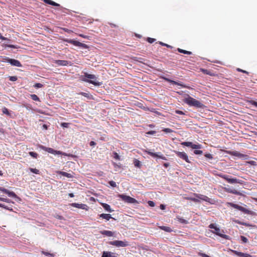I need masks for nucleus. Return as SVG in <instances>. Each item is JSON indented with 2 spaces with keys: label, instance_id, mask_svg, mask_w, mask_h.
Returning <instances> with one entry per match:
<instances>
[{
  "label": "nucleus",
  "instance_id": "nucleus-1",
  "mask_svg": "<svg viewBox=\"0 0 257 257\" xmlns=\"http://www.w3.org/2000/svg\"><path fill=\"white\" fill-rule=\"evenodd\" d=\"M81 79L83 81L92 84L95 86H100L101 83L96 81V77L94 74H90L86 72L83 76H81Z\"/></svg>",
  "mask_w": 257,
  "mask_h": 257
},
{
  "label": "nucleus",
  "instance_id": "nucleus-2",
  "mask_svg": "<svg viewBox=\"0 0 257 257\" xmlns=\"http://www.w3.org/2000/svg\"><path fill=\"white\" fill-rule=\"evenodd\" d=\"M184 102L190 106H194L197 108H203L204 105L199 101L187 95V97L184 98Z\"/></svg>",
  "mask_w": 257,
  "mask_h": 257
},
{
  "label": "nucleus",
  "instance_id": "nucleus-3",
  "mask_svg": "<svg viewBox=\"0 0 257 257\" xmlns=\"http://www.w3.org/2000/svg\"><path fill=\"white\" fill-rule=\"evenodd\" d=\"M209 227L214 230L212 231L213 233L224 238L226 239H229V236L226 234H222L221 232H224L223 230H221L219 227H217L214 224H210L209 225Z\"/></svg>",
  "mask_w": 257,
  "mask_h": 257
},
{
  "label": "nucleus",
  "instance_id": "nucleus-4",
  "mask_svg": "<svg viewBox=\"0 0 257 257\" xmlns=\"http://www.w3.org/2000/svg\"><path fill=\"white\" fill-rule=\"evenodd\" d=\"M118 197L125 202L133 204L138 203V201L136 199L129 196H127L124 194H119L118 195Z\"/></svg>",
  "mask_w": 257,
  "mask_h": 257
},
{
  "label": "nucleus",
  "instance_id": "nucleus-5",
  "mask_svg": "<svg viewBox=\"0 0 257 257\" xmlns=\"http://www.w3.org/2000/svg\"><path fill=\"white\" fill-rule=\"evenodd\" d=\"M64 41H65L67 43H69L70 44H73L74 46L80 47L83 48L87 49L88 48V46L86 44L82 43L80 42L75 41L74 40L65 39V40H64Z\"/></svg>",
  "mask_w": 257,
  "mask_h": 257
},
{
  "label": "nucleus",
  "instance_id": "nucleus-6",
  "mask_svg": "<svg viewBox=\"0 0 257 257\" xmlns=\"http://www.w3.org/2000/svg\"><path fill=\"white\" fill-rule=\"evenodd\" d=\"M109 244L115 246L116 247H125L128 246V244L127 241L121 240H114L109 242Z\"/></svg>",
  "mask_w": 257,
  "mask_h": 257
},
{
  "label": "nucleus",
  "instance_id": "nucleus-7",
  "mask_svg": "<svg viewBox=\"0 0 257 257\" xmlns=\"http://www.w3.org/2000/svg\"><path fill=\"white\" fill-rule=\"evenodd\" d=\"M174 152L178 157L185 160L187 163H190L188 155L185 152H181L177 151H175Z\"/></svg>",
  "mask_w": 257,
  "mask_h": 257
},
{
  "label": "nucleus",
  "instance_id": "nucleus-8",
  "mask_svg": "<svg viewBox=\"0 0 257 257\" xmlns=\"http://www.w3.org/2000/svg\"><path fill=\"white\" fill-rule=\"evenodd\" d=\"M5 60L7 61L8 63H10L12 66L22 67V64L21 62L16 59H11L8 57H6Z\"/></svg>",
  "mask_w": 257,
  "mask_h": 257
},
{
  "label": "nucleus",
  "instance_id": "nucleus-9",
  "mask_svg": "<svg viewBox=\"0 0 257 257\" xmlns=\"http://www.w3.org/2000/svg\"><path fill=\"white\" fill-rule=\"evenodd\" d=\"M221 177L223 178L224 180H225L226 181H227L228 183L231 184H234V183H239L240 182L238 179L236 178H230L228 177V176L223 175H221Z\"/></svg>",
  "mask_w": 257,
  "mask_h": 257
},
{
  "label": "nucleus",
  "instance_id": "nucleus-10",
  "mask_svg": "<svg viewBox=\"0 0 257 257\" xmlns=\"http://www.w3.org/2000/svg\"><path fill=\"white\" fill-rule=\"evenodd\" d=\"M0 191H2V192H4V193L8 194V195L9 197H13V198H17L18 197L17 195L15 193H14V192H12V191H10L4 187H0Z\"/></svg>",
  "mask_w": 257,
  "mask_h": 257
},
{
  "label": "nucleus",
  "instance_id": "nucleus-11",
  "mask_svg": "<svg viewBox=\"0 0 257 257\" xmlns=\"http://www.w3.org/2000/svg\"><path fill=\"white\" fill-rule=\"evenodd\" d=\"M71 206L75 208L82 209L85 210H88V207L85 204H79L77 203H73L71 204Z\"/></svg>",
  "mask_w": 257,
  "mask_h": 257
},
{
  "label": "nucleus",
  "instance_id": "nucleus-12",
  "mask_svg": "<svg viewBox=\"0 0 257 257\" xmlns=\"http://www.w3.org/2000/svg\"><path fill=\"white\" fill-rule=\"evenodd\" d=\"M231 251L235 255L239 257H255V256L251 255L248 253H245L241 252H239L236 250H231Z\"/></svg>",
  "mask_w": 257,
  "mask_h": 257
},
{
  "label": "nucleus",
  "instance_id": "nucleus-13",
  "mask_svg": "<svg viewBox=\"0 0 257 257\" xmlns=\"http://www.w3.org/2000/svg\"><path fill=\"white\" fill-rule=\"evenodd\" d=\"M54 63L59 66H67L70 65L71 62L66 60H56L54 61Z\"/></svg>",
  "mask_w": 257,
  "mask_h": 257
},
{
  "label": "nucleus",
  "instance_id": "nucleus-14",
  "mask_svg": "<svg viewBox=\"0 0 257 257\" xmlns=\"http://www.w3.org/2000/svg\"><path fill=\"white\" fill-rule=\"evenodd\" d=\"M195 196L199 199H201L207 202H210L211 199L205 195L199 194H195Z\"/></svg>",
  "mask_w": 257,
  "mask_h": 257
},
{
  "label": "nucleus",
  "instance_id": "nucleus-15",
  "mask_svg": "<svg viewBox=\"0 0 257 257\" xmlns=\"http://www.w3.org/2000/svg\"><path fill=\"white\" fill-rule=\"evenodd\" d=\"M40 148L42 150H43L45 151H46L49 153L52 154H54V152H55V150H54L53 149L51 148H48V147H45L42 145L40 146Z\"/></svg>",
  "mask_w": 257,
  "mask_h": 257
},
{
  "label": "nucleus",
  "instance_id": "nucleus-16",
  "mask_svg": "<svg viewBox=\"0 0 257 257\" xmlns=\"http://www.w3.org/2000/svg\"><path fill=\"white\" fill-rule=\"evenodd\" d=\"M98 216L99 217L105 219L107 221L109 220L110 218H112V217L110 214L102 213L99 214Z\"/></svg>",
  "mask_w": 257,
  "mask_h": 257
},
{
  "label": "nucleus",
  "instance_id": "nucleus-17",
  "mask_svg": "<svg viewBox=\"0 0 257 257\" xmlns=\"http://www.w3.org/2000/svg\"><path fill=\"white\" fill-rule=\"evenodd\" d=\"M146 152L148 154L150 155V156H151L153 157H158V158H161L164 160L165 159V157L159 156L156 153H153L150 151H147Z\"/></svg>",
  "mask_w": 257,
  "mask_h": 257
},
{
  "label": "nucleus",
  "instance_id": "nucleus-18",
  "mask_svg": "<svg viewBox=\"0 0 257 257\" xmlns=\"http://www.w3.org/2000/svg\"><path fill=\"white\" fill-rule=\"evenodd\" d=\"M102 206L103 207V208L107 211L109 212H112L113 211V210H112L110 205L106 204V203H101Z\"/></svg>",
  "mask_w": 257,
  "mask_h": 257
},
{
  "label": "nucleus",
  "instance_id": "nucleus-19",
  "mask_svg": "<svg viewBox=\"0 0 257 257\" xmlns=\"http://www.w3.org/2000/svg\"><path fill=\"white\" fill-rule=\"evenodd\" d=\"M100 233L101 234L107 236H112L113 235V233L109 230H103L101 231Z\"/></svg>",
  "mask_w": 257,
  "mask_h": 257
},
{
  "label": "nucleus",
  "instance_id": "nucleus-20",
  "mask_svg": "<svg viewBox=\"0 0 257 257\" xmlns=\"http://www.w3.org/2000/svg\"><path fill=\"white\" fill-rule=\"evenodd\" d=\"M200 71L205 74H207V75H208L210 76H214L215 75V74L213 73H212L211 71L208 70L207 69L201 68Z\"/></svg>",
  "mask_w": 257,
  "mask_h": 257
},
{
  "label": "nucleus",
  "instance_id": "nucleus-21",
  "mask_svg": "<svg viewBox=\"0 0 257 257\" xmlns=\"http://www.w3.org/2000/svg\"><path fill=\"white\" fill-rule=\"evenodd\" d=\"M43 1L48 5H50L53 6H57V7H60V5L59 4H57L51 0H43Z\"/></svg>",
  "mask_w": 257,
  "mask_h": 257
},
{
  "label": "nucleus",
  "instance_id": "nucleus-22",
  "mask_svg": "<svg viewBox=\"0 0 257 257\" xmlns=\"http://www.w3.org/2000/svg\"><path fill=\"white\" fill-rule=\"evenodd\" d=\"M225 190L226 191H227L228 193H231L234 194L238 195L239 194V192L235 189H231L230 188H225Z\"/></svg>",
  "mask_w": 257,
  "mask_h": 257
},
{
  "label": "nucleus",
  "instance_id": "nucleus-23",
  "mask_svg": "<svg viewBox=\"0 0 257 257\" xmlns=\"http://www.w3.org/2000/svg\"><path fill=\"white\" fill-rule=\"evenodd\" d=\"M58 173L59 174H60L63 176L66 177L67 178H72L73 176L71 174L65 172L59 171Z\"/></svg>",
  "mask_w": 257,
  "mask_h": 257
},
{
  "label": "nucleus",
  "instance_id": "nucleus-24",
  "mask_svg": "<svg viewBox=\"0 0 257 257\" xmlns=\"http://www.w3.org/2000/svg\"><path fill=\"white\" fill-rule=\"evenodd\" d=\"M159 227L161 229L164 230L168 232H170L172 231L171 228L168 226H160Z\"/></svg>",
  "mask_w": 257,
  "mask_h": 257
},
{
  "label": "nucleus",
  "instance_id": "nucleus-25",
  "mask_svg": "<svg viewBox=\"0 0 257 257\" xmlns=\"http://www.w3.org/2000/svg\"><path fill=\"white\" fill-rule=\"evenodd\" d=\"M178 51L180 53H183L185 54H188V55H191L192 54V52L190 51H188L185 50L181 49L180 48H178Z\"/></svg>",
  "mask_w": 257,
  "mask_h": 257
},
{
  "label": "nucleus",
  "instance_id": "nucleus-26",
  "mask_svg": "<svg viewBox=\"0 0 257 257\" xmlns=\"http://www.w3.org/2000/svg\"><path fill=\"white\" fill-rule=\"evenodd\" d=\"M192 144L191 142H184L182 143L181 144L183 146L192 148Z\"/></svg>",
  "mask_w": 257,
  "mask_h": 257
},
{
  "label": "nucleus",
  "instance_id": "nucleus-27",
  "mask_svg": "<svg viewBox=\"0 0 257 257\" xmlns=\"http://www.w3.org/2000/svg\"><path fill=\"white\" fill-rule=\"evenodd\" d=\"M113 158L116 160H120V158L119 155L116 152H113Z\"/></svg>",
  "mask_w": 257,
  "mask_h": 257
},
{
  "label": "nucleus",
  "instance_id": "nucleus-28",
  "mask_svg": "<svg viewBox=\"0 0 257 257\" xmlns=\"http://www.w3.org/2000/svg\"><path fill=\"white\" fill-rule=\"evenodd\" d=\"M31 98L35 101H40V98L38 97V96L36 94H31Z\"/></svg>",
  "mask_w": 257,
  "mask_h": 257
},
{
  "label": "nucleus",
  "instance_id": "nucleus-29",
  "mask_svg": "<svg viewBox=\"0 0 257 257\" xmlns=\"http://www.w3.org/2000/svg\"><path fill=\"white\" fill-rule=\"evenodd\" d=\"M239 210L247 214L249 213V211L248 210L241 206L239 207Z\"/></svg>",
  "mask_w": 257,
  "mask_h": 257
},
{
  "label": "nucleus",
  "instance_id": "nucleus-30",
  "mask_svg": "<svg viewBox=\"0 0 257 257\" xmlns=\"http://www.w3.org/2000/svg\"><path fill=\"white\" fill-rule=\"evenodd\" d=\"M30 170L31 172L35 173L36 174H40V171L36 168H30Z\"/></svg>",
  "mask_w": 257,
  "mask_h": 257
},
{
  "label": "nucleus",
  "instance_id": "nucleus-31",
  "mask_svg": "<svg viewBox=\"0 0 257 257\" xmlns=\"http://www.w3.org/2000/svg\"><path fill=\"white\" fill-rule=\"evenodd\" d=\"M2 111L3 112V113H5L8 115H10V112H9V110H8V109L5 107H3V109H2Z\"/></svg>",
  "mask_w": 257,
  "mask_h": 257
},
{
  "label": "nucleus",
  "instance_id": "nucleus-32",
  "mask_svg": "<svg viewBox=\"0 0 257 257\" xmlns=\"http://www.w3.org/2000/svg\"><path fill=\"white\" fill-rule=\"evenodd\" d=\"M110 252L103 251L101 257H110Z\"/></svg>",
  "mask_w": 257,
  "mask_h": 257
},
{
  "label": "nucleus",
  "instance_id": "nucleus-33",
  "mask_svg": "<svg viewBox=\"0 0 257 257\" xmlns=\"http://www.w3.org/2000/svg\"><path fill=\"white\" fill-rule=\"evenodd\" d=\"M29 155L34 158H37L38 155L37 153L34 152H30Z\"/></svg>",
  "mask_w": 257,
  "mask_h": 257
},
{
  "label": "nucleus",
  "instance_id": "nucleus-34",
  "mask_svg": "<svg viewBox=\"0 0 257 257\" xmlns=\"http://www.w3.org/2000/svg\"><path fill=\"white\" fill-rule=\"evenodd\" d=\"M162 131L166 133H171L174 132L173 130L169 128H165Z\"/></svg>",
  "mask_w": 257,
  "mask_h": 257
},
{
  "label": "nucleus",
  "instance_id": "nucleus-35",
  "mask_svg": "<svg viewBox=\"0 0 257 257\" xmlns=\"http://www.w3.org/2000/svg\"><path fill=\"white\" fill-rule=\"evenodd\" d=\"M201 146L200 145H196L192 144V148L193 149H201Z\"/></svg>",
  "mask_w": 257,
  "mask_h": 257
},
{
  "label": "nucleus",
  "instance_id": "nucleus-36",
  "mask_svg": "<svg viewBox=\"0 0 257 257\" xmlns=\"http://www.w3.org/2000/svg\"><path fill=\"white\" fill-rule=\"evenodd\" d=\"M54 154L62 155H63V156H67L66 153H63V152H61L60 151H56V150H55V152H54Z\"/></svg>",
  "mask_w": 257,
  "mask_h": 257
},
{
  "label": "nucleus",
  "instance_id": "nucleus-37",
  "mask_svg": "<svg viewBox=\"0 0 257 257\" xmlns=\"http://www.w3.org/2000/svg\"><path fill=\"white\" fill-rule=\"evenodd\" d=\"M134 165L136 167H137L139 168H140L141 166L140 162L138 160H135V161L134 162Z\"/></svg>",
  "mask_w": 257,
  "mask_h": 257
},
{
  "label": "nucleus",
  "instance_id": "nucleus-38",
  "mask_svg": "<svg viewBox=\"0 0 257 257\" xmlns=\"http://www.w3.org/2000/svg\"><path fill=\"white\" fill-rule=\"evenodd\" d=\"M34 86V87H35L36 88H42L43 86V85L40 83H37L35 84Z\"/></svg>",
  "mask_w": 257,
  "mask_h": 257
},
{
  "label": "nucleus",
  "instance_id": "nucleus-39",
  "mask_svg": "<svg viewBox=\"0 0 257 257\" xmlns=\"http://www.w3.org/2000/svg\"><path fill=\"white\" fill-rule=\"evenodd\" d=\"M240 238H241V241L244 243H246L248 241L247 238L244 236L241 235L240 236Z\"/></svg>",
  "mask_w": 257,
  "mask_h": 257
},
{
  "label": "nucleus",
  "instance_id": "nucleus-40",
  "mask_svg": "<svg viewBox=\"0 0 257 257\" xmlns=\"http://www.w3.org/2000/svg\"><path fill=\"white\" fill-rule=\"evenodd\" d=\"M0 201H4L7 203H10L11 200L7 198L0 197Z\"/></svg>",
  "mask_w": 257,
  "mask_h": 257
},
{
  "label": "nucleus",
  "instance_id": "nucleus-41",
  "mask_svg": "<svg viewBox=\"0 0 257 257\" xmlns=\"http://www.w3.org/2000/svg\"><path fill=\"white\" fill-rule=\"evenodd\" d=\"M18 79L17 77L16 76H9V80L12 81H16Z\"/></svg>",
  "mask_w": 257,
  "mask_h": 257
},
{
  "label": "nucleus",
  "instance_id": "nucleus-42",
  "mask_svg": "<svg viewBox=\"0 0 257 257\" xmlns=\"http://www.w3.org/2000/svg\"><path fill=\"white\" fill-rule=\"evenodd\" d=\"M248 102L249 104L257 107V102H256L254 100H251L248 101Z\"/></svg>",
  "mask_w": 257,
  "mask_h": 257
},
{
  "label": "nucleus",
  "instance_id": "nucleus-43",
  "mask_svg": "<svg viewBox=\"0 0 257 257\" xmlns=\"http://www.w3.org/2000/svg\"><path fill=\"white\" fill-rule=\"evenodd\" d=\"M156 41V39H154V38H150V37H148L147 38V41L152 44L153 43V42H154L155 41Z\"/></svg>",
  "mask_w": 257,
  "mask_h": 257
},
{
  "label": "nucleus",
  "instance_id": "nucleus-44",
  "mask_svg": "<svg viewBox=\"0 0 257 257\" xmlns=\"http://www.w3.org/2000/svg\"><path fill=\"white\" fill-rule=\"evenodd\" d=\"M230 205L233 207L234 208H235V209H237L238 210H239V207L240 206L237 205V204H233V203H230Z\"/></svg>",
  "mask_w": 257,
  "mask_h": 257
},
{
  "label": "nucleus",
  "instance_id": "nucleus-45",
  "mask_svg": "<svg viewBox=\"0 0 257 257\" xmlns=\"http://www.w3.org/2000/svg\"><path fill=\"white\" fill-rule=\"evenodd\" d=\"M109 185L113 187H115L116 186V183L113 181H110L109 182Z\"/></svg>",
  "mask_w": 257,
  "mask_h": 257
},
{
  "label": "nucleus",
  "instance_id": "nucleus-46",
  "mask_svg": "<svg viewBox=\"0 0 257 257\" xmlns=\"http://www.w3.org/2000/svg\"><path fill=\"white\" fill-rule=\"evenodd\" d=\"M194 153L196 155H201L203 153L202 151L201 150H195Z\"/></svg>",
  "mask_w": 257,
  "mask_h": 257
},
{
  "label": "nucleus",
  "instance_id": "nucleus-47",
  "mask_svg": "<svg viewBox=\"0 0 257 257\" xmlns=\"http://www.w3.org/2000/svg\"><path fill=\"white\" fill-rule=\"evenodd\" d=\"M148 204L151 207H154L155 205V203L153 201H149L148 202Z\"/></svg>",
  "mask_w": 257,
  "mask_h": 257
},
{
  "label": "nucleus",
  "instance_id": "nucleus-48",
  "mask_svg": "<svg viewBox=\"0 0 257 257\" xmlns=\"http://www.w3.org/2000/svg\"><path fill=\"white\" fill-rule=\"evenodd\" d=\"M69 123L67 122H62L61 123V125L63 127H68L69 126Z\"/></svg>",
  "mask_w": 257,
  "mask_h": 257
},
{
  "label": "nucleus",
  "instance_id": "nucleus-49",
  "mask_svg": "<svg viewBox=\"0 0 257 257\" xmlns=\"http://www.w3.org/2000/svg\"><path fill=\"white\" fill-rule=\"evenodd\" d=\"M6 46L8 47L9 48H14V49H16L18 48L17 46L14 45H11V44L6 45Z\"/></svg>",
  "mask_w": 257,
  "mask_h": 257
},
{
  "label": "nucleus",
  "instance_id": "nucleus-50",
  "mask_svg": "<svg viewBox=\"0 0 257 257\" xmlns=\"http://www.w3.org/2000/svg\"><path fill=\"white\" fill-rule=\"evenodd\" d=\"M236 70L238 72H242V73H246V74H248V72H247L245 70H243L240 68H237L236 69Z\"/></svg>",
  "mask_w": 257,
  "mask_h": 257
},
{
  "label": "nucleus",
  "instance_id": "nucleus-51",
  "mask_svg": "<svg viewBox=\"0 0 257 257\" xmlns=\"http://www.w3.org/2000/svg\"><path fill=\"white\" fill-rule=\"evenodd\" d=\"M204 156L206 158L210 159H212L213 158L212 155L210 154H206Z\"/></svg>",
  "mask_w": 257,
  "mask_h": 257
},
{
  "label": "nucleus",
  "instance_id": "nucleus-52",
  "mask_svg": "<svg viewBox=\"0 0 257 257\" xmlns=\"http://www.w3.org/2000/svg\"><path fill=\"white\" fill-rule=\"evenodd\" d=\"M159 43L162 45V46H166L168 48H170L171 47V46L170 45H169L167 44H165V43H164L162 42H159Z\"/></svg>",
  "mask_w": 257,
  "mask_h": 257
},
{
  "label": "nucleus",
  "instance_id": "nucleus-53",
  "mask_svg": "<svg viewBox=\"0 0 257 257\" xmlns=\"http://www.w3.org/2000/svg\"><path fill=\"white\" fill-rule=\"evenodd\" d=\"M175 112L177 114H185V113L184 112H183L182 111H181V110H175Z\"/></svg>",
  "mask_w": 257,
  "mask_h": 257
},
{
  "label": "nucleus",
  "instance_id": "nucleus-54",
  "mask_svg": "<svg viewBox=\"0 0 257 257\" xmlns=\"http://www.w3.org/2000/svg\"><path fill=\"white\" fill-rule=\"evenodd\" d=\"M110 257H118V254H117L114 252H110Z\"/></svg>",
  "mask_w": 257,
  "mask_h": 257
},
{
  "label": "nucleus",
  "instance_id": "nucleus-55",
  "mask_svg": "<svg viewBox=\"0 0 257 257\" xmlns=\"http://www.w3.org/2000/svg\"><path fill=\"white\" fill-rule=\"evenodd\" d=\"M42 253L45 254L46 256H49V255H50V256H53L52 254H51L50 253H49V252H47L42 251Z\"/></svg>",
  "mask_w": 257,
  "mask_h": 257
},
{
  "label": "nucleus",
  "instance_id": "nucleus-56",
  "mask_svg": "<svg viewBox=\"0 0 257 257\" xmlns=\"http://www.w3.org/2000/svg\"><path fill=\"white\" fill-rule=\"evenodd\" d=\"M156 132L155 131H150L148 132V133H147V134L148 135H154L156 134Z\"/></svg>",
  "mask_w": 257,
  "mask_h": 257
},
{
  "label": "nucleus",
  "instance_id": "nucleus-57",
  "mask_svg": "<svg viewBox=\"0 0 257 257\" xmlns=\"http://www.w3.org/2000/svg\"><path fill=\"white\" fill-rule=\"evenodd\" d=\"M166 80H167L169 82H170L173 83V84L179 85L178 83H177L176 81H173V80H170L169 79H166Z\"/></svg>",
  "mask_w": 257,
  "mask_h": 257
},
{
  "label": "nucleus",
  "instance_id": "nucleus-58",
  "mask_svg": "<svg viewBox=\"0 0 257 257\" xmlns=\"http://www.w3.org/2000/svg\"><path fill=\"white\" fill-rule=\"evenodd\" d=\"M78 35L82 38H83L85 39H89V37L88 36L84 35L83 34H79Z\"/></svg>",
  "mask_w": 257,
  "mask_h": 257
},
{
  "label": "nucleus",
  "instance_id": "nucleus-59",
  "mask_svg": "<svg viewBox=\"0 0 257 257\" xmlns=\"http://www.w3.org/2000/svg\"><path fill=\"white\" fill-rule=\"evenodd\" d=\"M0 205L1 206H0V207L3 208H5V209H6L10 210V209L8 208V207H7V206H6L5 205H4V204H3L0 203Z\"/></svg>",
  "mask_w": 257,
  "mask_h": 257
},
{
  "label": "nucleus",
  "instance_id": "nucleus-60",
  "mask_svg": "<svg viewBox=\"0 0 257 257\" xmlns=\"http://www.w3.org/2000/svg\"><path fill=\"white\" fill-rule=\"evenodd\" d=\"M179 221L181 223H186L187 222V221L185 219H184L182 218H179Z\"/></svg>",
  "mask_w": 257,
  "mask_h": 257
},
{
  "label": "nucleus",
  "instance_id": "nucleus-61",
  "mask_svg": "<svg viewBox=\"0 0 257 257\" xmlns=\"http://www.w3.org/2000/svg\"><path fill=\"white\" fill-rule=\"evenodd\" d=\"M63 30L66 32H67L68 33H72V31L70 30H69L68 29H66V28H64Z\"/></svg>",
  "mask_w": 257,
  "mask_h": 257
},
{
  "label": "nucleus",
  "instance_id": "nucleus-62",
  "mask_svg": "<svg viewBox=\"0 0 257 257\" xmlns=\"http://www.w3.org/2000/svg\"><path fill=\"white\" fill-rule=\"evenodd\" d=\"M0 39L2 40H8V39L5 37H3L2 34L0 33Z\"/></svg>",
  "mask_w": 257,
  "mask_h": 257
},
{
  "label": "nucleus",
  "instance_id": "nucleus-63",
  "mask_svg": "<svg viewBox=\"0 0 257 257\" xmlns=\"http://www.w3.org/2000/svg\"><path fill=\"white\" fill-rule=\"evenodd\" d=\"M188 199H190V200L193 201L194 202H199L198 199H196V198H188Z\"/></svg>",
  "mask_w": 257,
  "mask_h": 257
},
{
  "label": "nucleus",
  "instance_id": "nucleus-64",
  "mask_svg": "<svg viewBox=\"0 0 257 257\" xmlns=\"http://www.w3.org/2000/svg\"><path fill=\"white\" fill-rule=\"evenodd\" d=\"M96 143H95V142H94V141H91V142H90V145L91 146H95V145H96Z\"/></svg>",
  "mask_w": 257,
  "mask_h": 257
}]
</instances>
